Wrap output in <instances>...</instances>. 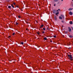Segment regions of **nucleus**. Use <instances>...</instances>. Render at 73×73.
Returning a JSON list of instances; mask_svg holds the SVG:
<instances>
[{
  "instance_id": "13",
  "label": "nucleus",
  "mask_w": 73,
  "mask_h": 73,
  "mask_svg": "<svg viewBox=\"0 0 73 73\" xmlns=\"http://www.w3.org/2000/svg\"><path fill=\"white\" fill-rule=\"evenodd\" d=\"M44 27V25H41L40 26V27L41 28L42 27Z\"/></svg>"
},
{
  "instance_id": "27",
  "label": "nucleus",
  "mask_w": 73,
  "mask_h": 73,
  "mask_svg": "<svg viewBox=\"0 0 73 73\" xmlns=\"http://www.w3.org/2000/svg\"><path fill=\"white\" fill-rule=\"evenodd\" d=\"M58 10L59 11H60V9H58Z\"/></svg>"
},
{
  "instance_id": "34",
  "label": "nucleus",
  "mask_w": 73,
  "mask_h": 73,
  "mask_svg": "<svg viewBox=\"0 0 73 73\" xmlns=\"http://www.w3.org/2000/svg\"><path fill=\"white\" fill-rule=\"evenodd\" d=\"M26 30H28V29H27Z\"/></svg>"
},
{
  "instance_id": "1",
  "label": "nucleus",
  "mask_w": 73,
  "mask_h": 73,
  "mask_svg": "<svg viewBox=\"0 0 73 73\" xmlns=\"http://www.w3.org/2000/svg\"><path fill=\"white\" fill-rule=\"evenodd\" d=\"M68 56L71 60H72V58L73 57L72 56V55H68Z\"/></svg>"
},
{
  "instance_id": "8",
  "label": "nucleus",
  "mask_w": 73,
  "mask_h": 73,
  "mask_svg": "<svg viewBox=\"0 0 73 73\" xmlns=\"http://www.w3.org/2000/svg\"><path fill=\"white\" fill-rule=\"evenodd\" d=\"M61 16L62 17V18H64V16L63 15H61Z\"/></svg>"
},
{
  "instance_id": "7",
  "label": "nucleus",
  "mask_w": 73,
  "mask_h": 73,
  "mask_svg": "<svg viewBox=\"0 0 73 73\" xmlns=\"http://www.w3.org/2000/svg\"><path fill=\"white\" fill-rule=\"evenodd\" d=\"M70 24H73V22L72 21H71L70 22Z\"/></svg>"
},
{
  "instance_id": "23",
  "label": "nucleus",
  "mask_w": 73,
  "mask_h": 73,
  "mask_svg": "<svg viewBox=\"0 0 73 73\" xmlns=\"http://www.w3.org/2000/svg\"><path fill=\"white\" fill-rule=\"evenodd\" d=\"M15 34V33H13V35H14Z\"/></svg>"
},
{
  "instance_id": "25",
  "label": "nucleus",
  "mask_w": 73,
  "mask_h": 73,
  "mask_svg": "<svg viewBox=\"0 0 73 73\" xmlns=\"http://www.w3.org/2000/svg\"><path fill=\"white\" fill-rule=\"evenodd\" d=\"M61 22H62V23H63L64 22V21H61Z\"/></svg>"
},
{
  "instance_id": "18",
  "label": "nucleus",
  "mask_w": 73,
  "mask_h": 73,
  "mask_svg": "<svg viewBox=\"0 0 73 73\" xmlns=\"http://www.w3.org/2000/svg\"><path fill=\"white\" fill-rule=\"evenodd\" d=\"M16 25H18L19 24V23H18L17 22H16Z\"/></svg>"
},
{
  "instance_id": "11",
  "label": "nucleus",
  "mask_w": 73,
  "mask_h": 73,
  "mask_svg": "<svg viewBox=\"0 0 73 73\" xmlns=\"http://www.w3.org/2000/svg\"><path fill=\"white\" fill-rule=\"evenodd\" d=\"M55 20H57V17L56 16H55Z\"/></svg>"
},
{
  "instance_id": "21",
  "label": "nucleus",
  "mask_w": 73,
  "mask_h": 73,
  "mask_svg": "<svg viewBox=\"0 0 73 73\" xmlns=\"http://www.w3.org/2000/svg\"><path fill=\"white\" fill-rule=\"evenodd\" d=\"M18 17L19 18V19L21 17L20 16H18Z\"/></svg>"
},
{
  "instance_id": "9",
  "label": "nucleus",
  "mask_w": 73,
  "mask_h": 73,
  "mask_svg": "<svg viewBox=\"0 0 73 73\" xmlns=\"http://www.w3.org/2000/svg\"><path fill=\"white\" fill-rule=\"evenodd\" d=\"M11 6H12V8H14V6H13V4H12L11 5Z\"/></svg>"
},
{
  "instance_id": "16",
  "label": "nucleus",
  "mask_w": 73,
  "mask_h": 73,
  "mask_svg": "<svg viewBox=\"0 0 73 73\" xmlns=\"http://www.w3.org/2000/svg\"><path fill=\"white\" fill-rule=\"evenodd\" d=\"M44 40H46L47 38H46V37H45L44 38Z\"/></svg>"
},
{
  "instance_id": "26",
  "label": "nucleus",
  "mask_w": 73,
  "mask_h": 73,
  "mask_svg": "<svg viewBox=\"0 0 73 73\" xmlns=\"http://www.w3.org/2000/svg\"><path fill=\"white\" fill-rule=\"evenodd\" d=\"M68 33L67 32H66L65 33Z\"/></svg>"
},
{
  "instance_id": "4",
  "label": "nucleus",
  "mask_w": 73,
  "mask_h": 73,
  "mask_svg": "<svg viewBox=\"0 0 73 73\" xmlns=\"http://www.w3.org/2000/svg\"><path fill=\"white\" fill-rule=\"evenodd\" d=\"M72 9H73V8H70L69 9H68V11H72Z\"/></svg>"
},
{
  "instance_id": "22",
  "label": "nucleus",
  "mask_w": 73,
  "mask_h": 73,
  "mask_svg": "<svg viewBox=\"0 0 73 73\" xmlns=\"http://www.w3.org/2000/svg\"><path fill=\"white\" fill-rule=\"evenodd\" d=\"M42 33H45V32L44 31L42 32Z\"/></svg>"
},
{
  "instance_id": "20",
  "label": "nucleus",
  "mask_w": 73,
  "mask_h": 73,
  "mask_svg": "<svg viewBox=\"0 0 73 73\" xmlns=\"http://www.w3.org/2000/svg\"><path fill=\"white\" fill-rule=\"evenodd\" d=\"M54 38H56V35L54 36Z\"/></svg>"
},
{
  "instance_id": "17",
  "label": "nucleus",
  "mask_w": 73,
  "mask_h": 73,
  "mask_svg": "<svg viewBox=\"0 0 73 73\" xmlns=\"http://www.w3.org/2000/svg\"><path fill=\"white\" fill-rule=\"evenodd\" d=\"M8 8H11V6H9L8 7Z\"/></svg>"
},
{
  "instance_id": "12",
  "label": "nucleus",
  "mask_w": 73,
  "mask_h": 73,
  "mask_svg": "<svg viewBox=\"0 0 73 73\" xmlns=\"http://www.w3.org/2000/svg\"><path fill=\"white\" fill-rule=\"evenodd\" d=\"M59 13L58 12L56 13V15H58Z\"/></svg>"
},
{
  "instance_id": "28",
  "label": "nucleus",
  "mask_w": 73,
  "mask_h": 73,
  "mask_svg": "<svg viewBox=\"0 0 73 73\" xmlns=\"http://www.w3.org/2000/svg\"><path fill=\"white\" fill-rule=\"evenodd\" d=\"M17 8H19V6H17Z\"/></svg>"
},
{
  "instance_id": "33",
  "label": "nucleus",
  "mask_w": 73,
  "mask_h": 73,
  "mask_svg": "<svg viewBox=\"0 0 73 73\" xmlns=\"http://www.w3.org/2000/svg\"><path fill=\"white\" fill-rule=\"evenodd\" d=\"M47 29H48V28H47Z\"/></svg>"
},
{
  "instance_id": "30",
  "label": "nucleus",
  "mask_w": 73,
  "mask_h": 73,
  "mask_svg": "<svg viewBox=\"0 0 73 73\" xmlns=\"http://www.w3.org/2000/svg\"><path fill=\"white\" fill-rule=\"evenodd\" d=\"M57 12H58V10H57Z\"/></svg>"
},
{
  "instance_id": "14",
  "label": "nucleus",
  "mask_w": 73,
  "mask_h": 73,
  "mask_svg": "<svg viewBox=\"0 0 73 73\" xmlns=\"http://www.w3.org/2000/svg\"><path fill=\"white\" fill-rule=\"evenodd\" d=\"M21 44H22V45H23L24 44V42H21Z\"/></svg>"
},
{
  "instance_id": "32",
  "label": "nucleus",
  "mask_w": 73,
  "mask_h": 73,
  "mask_svg": "<svg viewBox=\"0 0 73 73\" xmlns=\"http://www.w3.org/2000/svg\"><path fill=\"white\" fill-rule=\"evenodd\" d=\"M11 36H9V37H11Z\"/></svg>"
},
{
  "instance_id": "29",
  "label": "nucleus",
  "mask_w": 73,
  "mask_h": 73,
  "mask_svg": "<svg viewBox=\"0 0 73 73\" xmlns=\"http://www.w3.org/2000/svg\"><path fill=\"white\" fill-rule=\"evenodd\" d=\"M56 6V5L55 4H54V6Z\"/></svg>"
},
{
  "instance_id": "36",
  "label": "nucleus",
  "mask_w": 73,
  "mask_h": 73,
  "mask_svg": "<svg viewBox=\"0 0 73 73\" xmlns=\"http://www.w3.org/2000/svg\"><path fill=\"white\" fill-rule=\"evenodd\" d=\"M62 27H63V26H62Z\"/></svg>"
},
{
  "instance_id": "6",
  "label": "nucleus",
  "mask_w": 73,
  "mask_h": 73,
  "mask_svg": "<svg viewBox=\"0 0 73 73\" xmlns=\"http://www.w3.org/2000/svg\"><path fill=\"white\" fill-rule=\"evenodd\" d=\"M59 19H61V20H62V17H61V16H60L59 17Z\"/></svg>"
},
{
  "instance_id": "10",
  "label": "nucleus",
  "mask_w": 73,
  "mask_h": 73,
  "mask_svg": "<svg viewBox=\"0 0 73 73\" xmlns=\"http://www.w3.org/2000/svg\"><path fill=\"white\" fill-rule=\"evenodd\" d=\"M58 0H54V2H57V1H58Z\"/></svg>"
},
{
  "instance_id": "35",
  "label": "nucleus",
  "mask_w": 73,
  "mask_h": 73,
  "mask_svg": "<svg viewBox=\"0 0 73 73\" xmlns=\"http://www.w3.org/2000/svg\"><path fill=\"white\" fill-rule=\"evenodd\" d=\"M72 1H73V0H72Z\"/></svg>"
},
{
  "instance_id": "2",
  "label": "nucleus",
  "mask_w": 73,
  "mask_h": 73,
  "mask_svg": "<svg viewBox=\"0 0 73 73\" xmlns=\"http://www.w3.org/2000/svg\"><path fill=\"white\" fill-rule=\"evenodd\" d=\"M69 14L70 15H73V13L72 11H70L69 13Z\"/></svg>"
},
{
  "instance_id": "5",
  "label": "nucleus",
  "mask_w": 73,
  "mask_h": 73,
  "mask_svg": "<svg viewBox=\"0 0 73 73\" xmlns=\"http://www.w3.org/2000/svg\"><path fill=\"white\" fill-rule=\"evenodd\" d=\"M69 37L70 38H72V37H73V36H72L71 35H70L69 36Z\"/></svg>"
},
{
  "instance_id": "24",
  "label": "nucleus",
  "mask_w": 73,
  "mask_h": 73,
  "mask_svg": "<svg viewBox=\"0 0 73 73\" xmlns=\"http://www.w3.org/2000/svg\"><path fill=\"white\" fill-rule=\"evenodd\" d=\"M13 4H14V5H16V3H13Z\"/></svg>"
},
{
  "instance_id": "31",
  "label": "nucleus",
  "mask_w": 73,
  "mask_h": 73,
  "mask_svg": "<svg viewBox=\"0 0 73 73\" xmlns=\"http://www.w3.org/2000/svg\"><path fill=\"white\" fill-rule=\"evenodd\" d=\"M62 1H63V0H61Z\"/></svg>"
},
{
  "instance_id": "15",
  "label": "nucleus",
  "mask_w": 73,
  "mask_h": 73,
  "mask_svg": "<svg viewBox=\"0 0 73 73\" xmlns=\"http://www.w3.org/2000/svg\"><path fill=\"white\" fill-rule=\"evenodd\" d=\"M37 33L38 35H40V32H37Z\"/></svg>"
},
{
  "instance_id": "3",
  "label": "nucleus",
  "mask_w": 73,
  "mask_h": 73,
  "mask_svg": "<svg viewBox=\"0 0 73 73\" xmlns=\"http://www.w3.org/2000/svg\"><path fill=\"white\" fill-rule=\"evenodd\" d=\"M68 28L69 29V32H70V31H71L72 30L71 29H70V27H68Z\"/></svg>"
},
{
  "instance_id": "19",
  "label": "nucleus",
  "mask_w": 73,
  "mask_h": 73,
  "mask_svg": "<svg viewBox=\"0 0 73 73\" xmlns=\"http://www.w3.org/2000/svg\"><path fill=\"white\" fill-rule=\"evenodd\" d=\"M43 29L44 31H45V28H43Z\"/></svg>"
}]
</instances>
